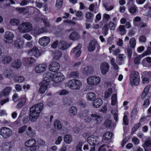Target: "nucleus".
<instances>
[{
    "label": "nucleus",
    "mask_w": 151,
    "mask_h": 151,
    "mask_svg": "<svg viewBox=\"0 0 151 151\" xmlns=\"http://www.w3.org/2000/svg\"><path fill=\"white\" fill-rule=\"evenodd\" d=\"M43 106V104L40 103L35 104L31 107L29 116V119L30 121L33 122L36 121Z\"/></svg>",
    "instance_id": "1"
},
{
    "label": "nucleus",
    "mask_w": 151,
    "mask_h": 151,
    "mask_svg": "<svg viewBox=\"0 0 151 151\" xmlns=\"http://www.w3.org/2000/svg\"><path fill=\"white\" fill-rule=\"evenodd\" d=\"M32 29V24L28 22L22 23L18 27L19 32L22 33L29 32L31 31Z\"/></svg>",
    "instance_id": "2"
},
{
    "label": "nucleus",
    "mask_w": 151,
    "mask_h": 151,
    "mask_svg": "<svg viewBox=\"0 0 151 151\" xmlns=\"http://www.w3.org/2000/svg\"><path fill=\"white\" fill-rule=\"evenodd\" d=\"M140 76L137 71L134 70L132 71L130 74V81L132 86L138 85L139 82Z\"/></svg>",
    "instance_id": "3"
},
{
    "label": "nucleus",
    "mask_w": 151,
    "mask_h": 151,
    "mask_svg": "<svg viewBox=\"0 0 151 151\" xmlns=\"http://www.w3.org/2000/svg\"><path fill=\"white\" fill-rule=\"evenodd\" d=\"M88 84L91 86H94L99 84L101 81L100 77L96 76H91L88 77L86 80Z\"/></svg>",
    "instance_id": "4"
},
{
    "label": "nucleus",
    "mask_w": 151,
    "mask_h": 151,
    "mask_svg": "<svg viewBox=\"0 0 151 151\" xmlns=\"http://www.w3.org/2000/svg\"><path fill=\"white\" fill-rule=\"evenodd\" d=\"M68 85V87L71 89L78 90L81 86L82 83L79 80L73 79L69 81Z\"/></svg>",
    "instance_id": "5"
},
{
    "label": "nucleus",
    "mask_w": 151,
    "mask_h": 151,
    "mask_svg": "<svg viewBox=\"0 0 151 151\" xmlns=\"http://www.w3.org/2000/svg\"><path fill=\"white\" fill-rule=\"evenodd\" d=\"M36 141L35 139H30L25 142V145L30 148L31 151H36L38 150L39 147L36 145Z\"/></svg>",
    "instance_id": "6"
},
{
    "label": "nucleus",
    "mask_w": 151,
    "mask_h": 151,
    "mask_svg": "<svg viewBox=\"0 0 151 151\" xmlns=\"http://www.w3.org/2000/svg\"><path fill=\"white\" fill-rule=\"evenodd\" d=\"M12 134V130L9 128L4 127L0 129V135L4 138L9 137Z\"/></svg>",
    "instance_id": "7"
},
{
    "label": "nucleus",
    "mask_w": 151,
    "mask_h": 151,
    "mask_svg": "<svg viewBox=\"0 0 151 151\" xmlns=\"http://www.w3.org/2000/svg\"><path fill=\"white\" fill-rule=\"evenodd\" d=\"M64 78V76L61 73H56L53 74L52 81L58 83L63 81Z\"/></svg>",
    "instance_id": "8"
},
{
    "label": "nucleus",
    "mask_w": 151,
    "mask_h": 151,
    "mask_svg": "<svg viewBox=\"0 0 151 151\" xmlns=\"http://www.w3.org/2000/svg\"><path fill=\"white\" fill-rule=\"evenodd\" d=\"M14 37V34L12 32H7L5 33L3 40L6 43H11L12 42Z\"/></svg>",
    "instance_id": "9"
},
{
    "label": "nucleus",
    "mask_w": 151,
    "mask_h": 151,
    "mask_svg": "<svg viewBox=\"0 0 151 151\" xmlns=\"http://www.w3.org/2000/svg\"><path fill=\"white\" fill-rule=\"evenodd\" d=\"M82 45L80 44H78V46L75 47L73 50L72 55H74L75 59H76L79 57L81 53L80 49Z\"/></svg>",
    "instance_id": "10"
},
{
    "label": "nucleus",
    "mask_w": 151,
    "mask_h": 151,
    "mask_svg": "<svg viewBox=\"0 0 151 151\" xmlns=\"http://www.w3.org/2000/svg\"><path fill=\"white\" fill-rule=\"evenodd\" d=\"M92 120H93L96 125L100 124L102 121V119L100 116L95 113H93L90 115Z\"/></svg>",
    "instance_id": "11"
},
{
    "label": "nucleus",
    "mask_w": 151,
    "mask_h": 151,
    "mask_svg": "<svg viewBox=\"0 0 151 151\" xmlns=\"http://www.w3.org/2000/svg\"><path fill=\"white\" fill-rule=\"evenodd\" d=\"M60 67L59 64L57 62H52L49 66V70L53 72H56L58 70Z\"/></svg>",
    "instance_id": "12"
},
{
    "label": "nucleus",
    "mask_w": 151,
    "mask_h": 151,
    "mask_svg": "<svg viewBox=\"0 0 151 151\" xmlns=\"http://www.w3.org/2000/svg\"><path fill=\"white\" fill-rule=\"evenodd\" d=\"M99 141L98 137L93 135H92L89 137L88 138V143L91 145L93 146L97 145Z\"/></svg>",
    "instance_id": "13"
},
{
    "label": "nucleus",
    "mask_w": 151,
    "mask_h": 151,
    "mask_svg": "<svg viewBox=\"0 0 151 151\" xmlns=\"http://www.w3.org/2000/svg\"><path fill=\"white\" fill-rule=\"evenodd\" d=\"M50 38L46 36L40 38L38 41L39 43L41 46H46L50 42Z\"/></svg>",
    "instance_id": "14"
},
{
    "label": "nucleus",
    "mask_w": 151,
    "mask_h": 151,
    "mask_svg": "<svg viewBox=\"0 0 151 151\" xmlns=\"http://www.w3.org/2000/svg\"><path fill=\"white\" fill-rule=\"evenodd\" d=\"M35 59L32 57L24 58L23 59V64L26 66L31 65L35 62Z\"/></svg>",
    "instance_id": "15"
},
{
    "label": "nucleus",
    "mask_w": 151,
    "mask_h": 151,
    "mask_svg": "<svg viewBox=\"0 0 151 151\" xmlns=\"http://www.w3.org/2000/svg\"><path fill=\"white\" fill-rule=\"evenodd\" d=\"M27 98L25 95L22 96L19 100L16 106L17 109H20L23 107L25 104Z\"/></svg>",
    "instance_id": "16"
},
{
    "label": "nucleus",
    "mask_w": 151,
    "mask_h": 151,
    "mask_svg": "<svg viewBox=\"0 0 151 151\" xmlns=\"http://www.w3.org/2000/svg\"><path fill=\"white\" fill-rule=\"evenodd\" d=\"M53 74L50 72H47L43 75L44 79L42 81H45L49 84V82L52 81Z\"/></svg>",
    "instance_id": "17"
},
{
    "label": "nucleus",
    "mask_w": 151,
    "mask_h": 151,
    "mask_svg": "<svg viewBox=\"0 0 151 151\" xmlns=\"http://www.w3.org/2000/svg\"><path fill=\"white\" fill-rule=\"evenodd\" d=\"M109 68L108 63L106 62L102 63L100 65V70L102 74L104 75L106 74L108 72Z\"/></svg>",
    "instance_id": "18"
},
{
    "label": "nucleus",
    "mask_w": 151,
    "mask_h": 151,
    "mask_svg": "<svg viewBox=\"0 0 151 151\" xmlns=\"http://www.w3.org/2000/svg\"><path fill=\"white\" fill-rule=\"evenodd\" d=\"M28 53L30 55L34 56L36 58L41 55L38 48L36 47H34L29 51L28 52Z\"/></svg>",
    "instance_id": "19"
},
{
    "label": "nucleus",
    "mask_w": 151,
    "mask_h": 151,
    "mask_svg": "<svg viewBox=\"0 0 151 151\" xmlns=\"http://www.w3.org/2000/svg\"><path fill=\"white\" fill-rule=\"evenodd\" d=\"M12 57L9 55H4L2 57L1 59V62L4 65L8 64L12 61Z\"/></svg>",
    "instance_id": "20"
},
{
    "label": "nucleus",
    "mask_w": 151,
    "mask_h": 151,
    "mask_svg": "<svg viewBox=\"0 0 151 151\" xmlns=\"http://www.w3.org/2000/svg\"><path fill=\"white\" fill-rule=\"evenodd\" d=\"M46 68V65L45 64H39L37 65L35 68V71L37 73H40L45 71Z\"/></svg>",
    "instance_id": "21"
},
{
    "label": "nucleus",
    "mask_w": 151,
    "mask_h": 151,
    "mask_svg": "<svg viewBox=\"0 0 151 151\" xmlns=\"http://www.w3.org/2000/svg\"><path fill=\"white\" fill-rule=\"evenodd\" d=\"M49 84L44 81H42L40 83V88L39 90V92L41 94L44 93L47 88V86Z\"/></svg>",
    "instance_id": "22"
},
{
    "label": "nucleus",
    "mask_w": 151,
    "mask_h": 151,
    "mask_svg": "<svg viewBox=\"0 0 151 151\" xmlns=\"http://www.w3.org/2000/svg\"><path fill=\"white\" fill-rule=\"evenodd\" d=\"M1 147L2 150L4 151H9L12 148L10 143L7 142L3 143Z\"/></svg>",
    "instance_id": "23"
},
{
    "label": "nucleus",
    "mask_w": 151,
    "mask_h": 151,
    "mask_svg": "<svg viewBox=\"0 0 151 151\" xmlns=\"http://www.w3.org/2000/svg\"><path fill=\"white\" fill-rule=\"evenodd\" d=\"M22 64L20 60L17 59L13 61L11 64V66L12 67L18 69L20 68Z\"/></svg>",
    "instance_id": "24"
},
{
    "label": "nucleus",
    "mask_w": 151,
    "mask_h": 151,
    "mask_svg": "<svg viewBox=\"0 0 151 151\" xmlns=\"http://www.w3.org/2000/svg\"><path fill=\"white\" fill-rule=\"evenodd\" d=\"M69 46L68 44L63 41H60L59 42L58 45L59 48L62 50L67 49Z\"/></svg>",
    "instance_id": "25"
},
{
    "label": "nucleus",
    "mask_w": 151,
    "mask_h": 151,
    "mask_svg": "<svg viewBox=\"0 0 151 151\" xmlns=\"http://www.w3.org/2000/svg\"><path fill=\"white\" fill-rule=\"evenodd\" d=\"M24 44V42L20 39H18L15 41L14 45L17 48H22Z\"/></svg>",
    "instance_id": "26"
},
{
    "label": "nucleus",
    "mask_w": 151,
    "mask_h": 151,
    "mask_svg": "<svg viewBox=\"0 0 151 151\" xmlns=\"http://www.w3.org/2000/svg\"><path fill=\"white\" fill-rule=\"evenodd\" d=\"M93 70L92 67L88 66L84 68L83 70V73L85 75H88L90 74H92L93 72Z\"/></svg>",
    "instance_id": "27"
},
{
    "label": "nucleus",
    "mask_w": 151,
    "mask_h": 151,
    "mask_svg": "<svg viewBox=\"0 0 151 151\" xmlns=\"http://www.w3.org/2000/svg\"><path fill=\"white\" fill-rule=\"evenodd\" d=\"M102 104V101L100 99H97L94 101L93 102V106L95 108L99 107Z\"/></svg>",
    "instance_id": "28"
},
{
    "label": "nucleus",
    "mask_w": 151,
    "mask_h": 151,
    "mask_svg": "<svg viewBox=\"0 0 151 151\" xmlns=\"http://www.w3.org/2000/svg\"><path fill=\"white\" fill-rule=\"evenodd\" d=\"M97 43L96 41H92L89 43L88 47V50L90 52H93L94 50L95 47L97 45Z\"/></svg>",
    "instance_id": "29"
},
{
    "label": "nucleus",
    "mask_w": 151,
    "mask_h": 151,
    "mask_svg": "<svg viewBox=\"0 0 151 151\" xmlns=\"http://www.w3.org/2000/svg\"><path fill=\"white\" fill-rule=\"evenodd\" d=\"M12 90L11 87H7L4 89L1 92V95L4 96H7L9 95Z\"/></svg>",
    "instance_id": "30"
},
{
    "label": "nucleus",
    "mask_w": 151,
    "mask_h": 151,
    "mask_svg": "<svg viewBox=\"0 0 151 151\" xmlns=\"http://www.w3.org/2000/svg\"><path fill=\"white\" fill-rule=\"evenodd\" d=\"M54 128L57 130H60L62 128L63 125L59 120H57L54 122Z\"/></svg>",
    "instance_id": "31"
},
{
    "label": "nucleus",
    "mask_w": 151,
    "mask_h": 151,
    "mask_svg": "<svg viewBox=\"0 0 151 151\" xmlns=\"http://www.w3.org/2000/svg\"><path fill=\"white\" fill-rule=\"evenodd\" d=\"M69 38L70 40H75L79 39V36L77 32H73L70 34Z\"/></svg>",
    "instance_id": "32"
},
{
    "label": "nucleus",
    "mask_w": 151,
    "mask_h": 151,
    "mask_svg": "<svg viewBox=\"0 0 151 151\" xmlns=\"http://www.w3.org/2000/svg\"><path fill=\"white\" fill-rule=\"evenodd\" d=\"M64 139L66 143L70 144L72 141V137L71 135L66 134L65 136Z\"/></svg>",
    "instance_id": "33"
},
{
    "label": "nucleus",
    "mask_w": 151,
    "mask_h": 151,
    "mask_svg": "<svg viewBox=\"0 0 151 151\" xmlns=\"http://www.w3.org/2000/svg\"><path fill=\"white\" fill-rule=\"evenodd\" d=\"M68 76L70 78H76L78 76V71H72L68 72Z\"/></svg>",
    "instance_id": "34"
},
{
    "label": "nucleus",
    "mask_w": 151,
    "mask_h": 151,
    "mask_svg": "<svg viewBox=\"0 0 151 151\" xmlns=\"http://www.w3.org/2000/svg\"><path fill=\"white\" fill-rule=\"evenodd\" d=\"M94 14L92 13L87 12L85 14L86 21L87 22H90L91 19L93 17Z\"/></svg>",
    "instance_id": "35"
},
{
    "label": "nucleus",
    "mask_w": 151,
    "mask_h": 151,
    "mask_svg": "<svg viewBox=\"0 0 151 151\" xmlns=\"http://www.w3.org/2000/svg\"><path fill=\"white\" fill-rule=\"evenodd\" d=\"M86 97L88 99L91 101H93L96 98V95L94 93L90 92L87 94Z\"/></svg>",
    "instance_id": "36"
},
{
    "label": "nucleus",
    "mask_w": 151,
    "mask_h": 151,
    "mask_svg": "<svg viewBox=\"0 0 151 151\" xmlns=\"http://www.w3.org/2000/svg\"><path fill=\"white\" fill-rule=\"evenodd\" d=\"M4 76L6 78H12L14 76V73L11 70H6L4 72Z\"/></svg>",
    "instance_id": "37"
},
{
    "label": "nucleus",
    "mask_w": 151,
    "mask_h": 151,
    "mask_svg": "<svg viewBox=\"0 0 151 151\" xmlns=\"http://www.w3.org/2000/svg\"><path fill=\"white\" fill-rule=\"evenodd\" d=\"M20 23V21L17 19H12L10 22V24L14 26H18Z\"/></svg>",
    "instance_id": "38"
},
{
    "label": "nucleus",
    "mask_w": 151,
    "mask_h": 151,
    "mask_svg": "<svg viewBox=\"0 0 151 151\" xmlns=\"http://www.w3.org/2000/svg\"><path fill=\"white\" fill-rule=\"evenodd\" d=\"M120 34L122 36L126 33V30L125 29V26L124 25H120L118 28Z\"/></svg>",
    "instance_id": "39"
},
{
    "label": "nucleus",
    "mask_w": 151,
    "mask_h": 151,
    "mask_svg": "<svg viewBox=\"0 0 151 151\" xmlns=\"http://www.w3.org/2000/svg\"><path fill=\"white\" fill-rule=\"evenodd\" d=\"M77 109L74 106H72L69 110V113L72 116L75 115L77 113Z\"/></svg>",
    "instance_id": "40"
},
{
    "label": "nucleus",
    "mask_w": 151,
    "mask_h": 151,
    "mask_svg": "<svg viewBox=\"0 0 151 151\" xmlns=\"http://www.w3.org/2000/svg\"><path fill=\"white\" fill-rule=\"evenodd\" d=\"M111 113L114 115V118L116 122L118 121V111L116 109H112L111 111Z\"/></svg>",
    "instance_id": "41"
},
{
    "label": "nucleus",
    "mask_w": 151,
    "mask_h": 151,
    "mask_svg": "<svg viewBox=\"0 0 151 151\" xmlns=\"http://www.w3.org/2000/svg\"><path fill=\"white\" fill-rule=\"evenodd\" d=\"M149 88L150 87L148 86H147L145 88L141 95L142 98V99L145 98L147 96L149 91Z\"/></svg>",
    "instance_id": "42"
},
{
    "label": "nucleus",
    "mask_w": 151,
    "mask_h": 151,
    "mask_svg": "<svg viewBox=\"0 0 151 151\" xmlns=\"http://www.w3.org/2000/svg\"><path fill=\"white\" fill-rule=\"evenodd\" d=\"M112 136L111 133L109 132H107L105 133L104 134L103 139L105 140H106L111 139Z\"/></svg>",
    "instance_id": "43"
},
{
    "label": "nucleus",
    "mask_w": 151,
    "mask_h": 151,
    "mask_svg": "<svg viewBox=\"0 0 151 151\" xmlns=\"http://www.w3.org/2000/svg\"><path fill=\"white\" fill-rule=\"evenodd\" d=\"M26 134L30 137L32 136L34 134V131L31 127H29L28 128V130L26 132Z\"/></svg>",
    "instance_id": "44"
},
{
    "label": "nucleus",
    "mask_w": 151,
    "mask_h": 151,
    "mask_svg": "<svg viewBox=\"0 0 151 151\" xmlns=\"http://www.w3.org/2000/svg\"><path fill=\"white\" fill-rule=\"evenodd\" d=\"M112 89L111 88H109L106 90L105 92L104 98L107 99L108 98L112 93Z\"/></svg>",
    "instance_id": "45"
},
{
    "label": "nucleus",
    "mask_w": 151,
    "mask_h": 151,
    "mask_svg": "<svg viewBox=\"0 0 151 151\" xmlns=\"http://www.w3.org/2000/svg\"><path fill=\"white\" fill-rule=\"evenodd\" d=\"M129 43L130 47L132 48H134L136 44L135 39L134 38H132L130 39Z\"/></svg>",
    "instance_id": "46"
},
{
    "label": "nucleus",
    "mask_w": 151,
    "mask_h": 151,
    "mask_svg": "<svg viewBox=\"0 0 151 151\" xmlns=\"http://www.w3.org/2000/svg\"><path fill=\"white\" fill-rule=\"evenodd\" d=\"M142 77H147L149 78H151V71H145L142 73Z\"/></svg>",
    "instance_id": "47"
},
{
    "label": "nucleus",
    "mask_w": 151,
    "mask_h": 151,
    "mask_svg": "<svg viewBox=\"0 0 151 151\" xmlns=\"http://www.w3.org/2000/svg\"><path fill=\"white\" fill-rule=\"evenodd\" d=\"M111 104L113 106H114L117 102L116 95L115 94H114L111 97Z\"/></svg>",
    "instance_id": "48"
},
{
    "label": "nucleus",
    "mask_w": 151,
    "mask_h": 151,
    "mask_svg": "<svg viewBox=\"0 0 151 151\" xmlns=\"http://www.w3.org/2000/svg\"><path fill=\"white\" fill-rule=\"evenodd\" d=\"M37 33L39 35L43 33L47 32V30L46 29L45 27H42L41 28H38L36 29Z\"/></svg>",
    "instance_id": "49"
},
{
    "label": "nucleus",
    "mask_w": 151,
    "mask_h": 151,
    "mask_svg": "<svg viewBox=\"0 0 151 151\" xmlns=\"http://www.w3.org/2000/svg\"><path fill=\"white\" fill-rule=\"evenodd\" d=\"M63 4V0H57L55 6L58 9L61 8Z\"/></svg>",
    "instance_id": "50"
},
{
    "label": "nucleus",
    "mask_w": 151,
    "mask_h": 151,
    "mask_svg": "<svg viewBox=\"0 0 151 151\" xmlns=\"http://www.w3.org/2000/svg\"><path fill=\"white\" fill-rule=\"evenodd\" d=\"M41 20L44 24L45 28L49 27L50 26L49 22L47 19L45 18H42Z\"/></svg>",
    "instance_id": "51"
},
{
    "label": "nucleus",
    "mask_w": 151,
    "mask_h": 151,
    "mask_svg": "<svg viewBox=\"0 0 151 151\" xmlns=\"http://www.w3.org/2000/svg\"><path fill=\"white\" fill-rule=\"evenodd\" d=\"M88 111L87 110H85L79 114L80 116L81 117H84L85 118L88 116Z\"/></svg>",
    "instance_id": "52"
},
{
    "label": "nucleus",
    "mask_w": 151,
    "mask_h": 151,
    "mask_svg": "<svg viewBox=\"0 0 151 151\" xmlns=\"http://www.w3.org/2000/svg\"><path fill=\"white\" fill-rule=\"evenodd\" d=\"M62 53L60 52L56 51L54 53V58L56 60L58 59L61 56Z\"/></svg>",
    "instance_id": "53"
},
{
    "label": "nucleus",
    "mask_w": 151,
    "mask_h": 151,
    "mask_svg": "<svg viewBox=\"0 0 151 151\" xmlns=\"http://www.w3.org/2000/svg\"><path fill=\"white\" fill-rule=\"evenodd\" d=\"M16 81L18 82H21L25 80V78L23 76H20L15 78Z\"/></svg>",
    "instance_id": "54"
},
{
    "label": "nucleus",
    "mask_w": 151,
    "mask_h": 151,
    "mask_svg": "<svg viewBox=\"0 0 151 151\" xmlns=\"http://www.w3.org/2000/svg\"><path fill=\"white\" fill-rule=\"evenodd\" d=\"M27 128V127L26 125H24L20 127L18 129V133H23L25 131Z\"/></svg>",
    "instance_id": "55"
},
{
    "label": "nucleus",
    "mask_w": 151,
    "mask_h": 151,
    "mask_svg": "<svg viewBox=\"0 0 151 151\" xmlns=\"http://www.w3.org/2000/svg\"><path fill=\"white\" fill-rule=\"evenodd\" d=\"M83 143L81 141H80L77 146L76 148V151H82L81 150V147Z\"/></svg>",
    "instance_id": "56"
},
{
    "label": "nucleus",
    "mask_w": 151,
    "mask_h": 151,
    "mask_svg": "<svg viewBox=\"0 0 151 151\" xmlns=\"http://www.w3.org/2000/svg\"><path fill=\"white\" fill-rule=\"evenodd\" d=\"M123 122L124 125L126 126L129 123L128 119L127 116L126 115H124L123 118Z\"/></svg>",
    "instance_id": "57"
},
{
    "label": "nucleus",
    "mask_w": 151,
    "mask_h": 151,
    "mask_svg": "<svg viewBox=\"0 0 151 151\" xmlns=\"http://www.w3.org/2000/svg\"><path fill=\"white\" fill-rule=\"evenodd\" d=\"M144 104L142 105L143 108H146L150 104V101L148 99H146L144 101Z\"/></svg>",
    "instance_id": "58"
},
{
    "label": "nucleus",
    "mask_w": 151,
    "mask_h": 151,
    "mask_svg": "<svg viewBox=\"0 0 151 151\" xmlns=\"http://www.w3.org/2000/svg\"><path fill=\"white\" fill-rule=\"evenodd\" d=\"M69 93V92L66 90L63 89L60 91L59 92L58 94L60 95H63L68 94Z\"/></svg>",
    "instance_id": "59"
},
{
    "label": "nucleus",
    "mask_w": 151,
    "mask_h": 151,
    "mask_svg": "<svg viewBox=\"0 0 151 151\" xmlns=\"http://www.w3.org/2000/svg\"><path fill=\"white\" fill-rule=\"evenodd\" d=\"M140 125V123H138L137 124H135L134 127L132 129V132H135L137 129L139 128Z\"/></svg>",
    "instance_id": "60"
},
{
    "label": "nucleus",
    "mask_w": 151,
    "mask_h": 151,
    "mask_svg": "<svg viewBox=\"0 0 151 151\" xmlns=\"http://www.w3.org/2000/svg\"><path fill=\"white\" fill-rule=\"evenodd\" d=\"M109 27L110 29L111 30H112L114 29L115 27L114 23L111 21L109 22Z\"/></svg>",
    "instance_id": "61"
},
{
    "label": "nucleus",
    "mask_w": 151,
    "mask_h": 151,
    "mask_svg": "<svg viewBox=\"0 0 151 151\" xmlns=\"http://www.w3.org/2000/svg\"><path fill=\"white\" fill-rule=\"evenodd\" d=\"M139 39V42H145L146 41V38L145 35L140 36Z\"/></svg>",
    "instance_id": "62"
},
{
    "label": "nucleus",
    "mask_w": 151,
    "mask_h": 151,
    "mask_svg": "<svg viewBox=\"0 0 151 151\" xmlns=\"http://www.w3.org/2000/svg\"><path fill=\"white\" fill-rule=\"evenodd\" d=\"M127 52L129 58L130 59L132 56V49L129 47H128L127 49Z\"/></svg>",
    "instance_id": "63"
},
{
    "label": "nucleus",
    "mask_w": 151,
    "mask_h": 151,
    "mask_svg": "<svg viewBox=\"0 0 151 151\" xmlns=\"http://www.w3.org/2000/svg\"><path fill=\"white\" fill-rule=\"evenodd\" d=\"M137 8L136 7H132L129 9L130 12L132 14H134L137 11Z\"/></svg>",
    "instance_id": "64"
}]
</instances>
